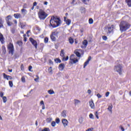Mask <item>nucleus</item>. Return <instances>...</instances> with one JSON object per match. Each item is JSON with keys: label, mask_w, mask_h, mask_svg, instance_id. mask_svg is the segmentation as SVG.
Wrapping results in <instances>:
<instances>
[{"label": "nucleus", "mask_w": 131, "mask_h": 131, "mask_svg": "<svg viewBox=\"0 0 131 131\" xmlns=\"http://www.w3.org/2000/svg\"><path fill=\"white\" fill-rule=\"evenodd\" d=\"M79 123H82V122H83V118H80L79 119Z\"/></svg>", "instance_id": "39"}, {"label": "nucleus", "mask_w": 131, "mask_h": 131, "mask_svg": "<svg viewBox=\"0 0 131 131\" xmlns=\"http://www.w3.org/2000/svg\"><path fill=\"white\" fill-rule=\"evenodd\" d=\"M37 5V3L36 2H35L33 3V7L36 6Z\"/></svg>", "instance_id": "56"}, {"label": "nucleus", "mask_w": 131, "mask_h": 131, "mask_svg": "<svg viewBox=\"0 0 131 131\" xmlns=\"http://www.w3.org/2000/svg\"><path fill=\"white\" fill-rule=\"evenodd\" d=\"M48 94H49V95H54V94H55V92L54 91V90H48Z\"/></svg>", "instance_id": "25"}, {"label": "nucleus", "mask_w": 131, "mask_h": 131, "mask_svg": "<svg viewBox=\"0 0 131 131\" xmlns=\"http://www.w3.org/2000/svg\"><path fill=\"white\" fill-rule=\"evenodd\" d=\"M4 78L9 80L12 79V77L10 76L7 75L6 74H3Z\"/></svg>", "instance_id": "15"}, {"label": "nucleus", "mask_w": 131, "mask_h": 131, "mask_svg": "<svg viewBox=\"0 0 131 131\" xmlns=\"http://www.w3.org/2000/svg\"><path fill=\"white\" fill-rule=\"evenodd\" d=\"M92 60V57L90 56L88 58V59L84 62L83 68H85L88 65H89V63H90V61Z\"/></svg>", "instance_id": "9"}, {"label": "nucleus", "mask_w": 131, "mask_h": 131, "mask_svg": "<svg viewBox=\"0 0 131 131\" xmlns=\"http://www.w3.org/2000/svg\"><path fill=\"white\" fill-rule=\"evenodd\" d=\"M121 130L122 131H124V128H123V127H122V126H121Z\"/></svg>", "instance_id": "61"}, {"label": "nucleus", "mask_w": 131, "mask_h": 131, "mask_svg": "<svg viewBox=\"0 0 131 131\" xmlns=\"http://www.w3.org/2000/svg\"><path fill=\"white\" fill-rule=\"evenodd\" d=\"M27 39L26 38V37H24V41H27Z\"/></svg>", "instance_id": "62"}, {"label": "nucleus", "mask_w": 131, "mask_h": 131, "mask_svg": "<svg viewBox=\"0 0 131 131\" xmlns=\"http://www.w3.org/2000/svg\"><path fill=\"white\" fill-rule=\"evenodd\" d=\"M56 123L57 124L60 123V119L59 118H56V119L55 120Z\"/></svg>", "instance_id": "43"}, {"label": "nucleus", "mask_w": 131, "mask_h": 131, "mask_svg": "<svg viewBox=\"0 0 131 131\" xmlns=\"http://www.w3.org/2000/svg\"><path fill=\"white\" fill-rule=\"evenodd\" d=\"M74 53L75 54V55L77 56V57H81V55H80V53H79V52H78V50H76L74 51Z\"/></svg>", "instance_id": "18"}, {"label": "nucleus", "mask_w": 131, "mask_h": 131, "mask_svg": "<svg viewBox=\"0 0 131 131\" xmlns=\"http://www.w3.org/2000/svg\"><path fill=\"white\" fill-rule=\"evenodd\" d=\"M38 16L40 20H45L48 17V13H46L42 9H40L38 12Z\"/></svg>", "instance_id": "3"}, {"label": "nucleus", "mask_w": 131, "mask_h": 131, "mask_svg": "<svg viewBox=\"0 0 131 131\" xmlns=\"http://www.w3.org/2000/svg\"><path fill=\"white\" fill-rule=\"evenodd\" d=\"M113 29H114V26L112 25L111 27L108 28V31L109 33H111L113 31Z\"/></svg>", "instance_id": "16"}, {"label": "nucleus", "mask_w": 131, "mask_h": 131, "mask_svg": "<svg viewBox=\"0 0 131 131\" xmlns=\"http://www.w3.org/2000/svg\"><path fill=\"white\" fill-rule=\"evenodd\" d=\"M95 115L97 119H99V113L98 112H96L95 113Z\"/></svg>", "instance_id": "35"}, {"label": "nucleus", "mask_w": 131, "mask_h": 131, "mask_svg": "<svg viewBox=\"0 0 131 131\" xmlns=\"http://www.w3.org/2000/svg\"><path fill=\"white\" fill-rule=\"evenodd\" d=\"M24 66H23V64H22V65L21 66V67H20V69H21V70H23V69H24Z\"/></svg>", "instance_id": "59"}, {"label": "nucleus", "mask_w": 131, "mask_h": 131, "mask_svg": "<svg viewBox=\"0 0 131 131\" xmlns=\"http://www.w3.org/2000/svg\"><path fill=\"white\" fill-rule=\"evenodd\" d=\"M68 59H69V57L67 56L66 58H65V56L62 58L63 61H68Z\"/></svg>", "instance_id": "37"}, {"label": "nucleus", "mask_w": 131, "mask_h": 131, "mask_svg": "<svg viewBox=\"0 0 131 131\" xmlns=\"http://www.w3.org/2000/svg\"><path fill=\"white\" fill-rule=\"evenodd\" d=\"M3 101L4 103H7V101H8V99H7V97L6 96L3 97Z\"/></svg>", "instance_id": "30"}, {"label": "nucleus", "mask_w": 131, "mask_h": 131, "mask_svg": "<svg viewBox=\"0 0 131 131\" xmlns=\"http://www.w3.org/2000/svg\"><path fill=\"white\" fill-rule=\"evenodd\" d=\"M109 95H110V92H107L106 93H105V97H109Z\"/></svg>", "instance_id": "50"}, {"label": "nucleus", "mask_w": 131, "mask_h": 131, "mask_svg": "<svg viewBox=\"0 0 131 131\" xmlns=\"http://www.w3.org/2000/svg\"><path fill=\"white\" fill-rule=\"evenodd\" d=\"M7 24H8V26H11V25H12V24H13V23L11 21H6Z\"/></svg>", "instance_id": "41"}, {"label": "nucleus", "mask_w": 131, "mask_h": 131, "mask_svg": "<svg viewBox=\"0 0 131 131\" xmlns=\"http://www.w3.org/2000/svg\"><path fill=\"white\" fill-rule=\"evenodd\" d=\"M82 45L83 46H81V48L85 49V48H86V47L88 46V40H84V41H83Z\"/></svg>", "instance_id": "10"}, {"label": "nucleus", "mask_w": 131, "mask_h": 131, "mask_svg": "<svg viewBox=\"0 0 131 131\" xmlns=\"http://www.w3.org/2000/svg\"><path fill=\"white\" fill-rule=\"evenodd\" d=\"M9 86H10V88H12L13 85V81H9Z\"/></svg>", "instance_id": "36"}, {"label": "nucleus", "mask_w": 131, "mask_h": 131, "mask_svg": "<svg viewBox=\"0 0 131 131\" xmlns=\"http://www.w3.org/2000/svg\"><path fill=\"white\" fill-rule=\"evenodd\" d=\"M54 61L56 63H61V59L59 58H56L54 59Z\"/></svg>", "instance_id": "31"}, {"label": "nucleus", "mask_w": 131, "mask_h": 131, "mask_svg": "<svg viewBox=\"0 0 131 131\" xmlns=\"http://www.w3.org/2000/svg\"><path fill=\"white\" fill-rule=\"evenodd\" d=\"M113 108V105L112 104H111L108 105V107L107 108V110L111 112V113H112V109Z\"/></svg>", "instance_id": "20"}, {"label": "nucleus", "mask_w": 131, "mask_h": 131, "mask_svg": "<svg viewBox=\"0 0 131 131\" xmlns=\"http://www.w3.org/2000/svg\"><path fill=\"white\" fill-rule=\"evenodd\" d=\"M2 49L3 50V52L6 53V47L4 46H2Z\"/></svg>", "instance_id": "47"}, {"label": "nucleus", "mask_w": 131, "mask_h": 131, "mask_svg": "<svg viewBox=\"0 0 131 131\" xmlns=\"http://www.w3.org/2000/svg\"><path fill=\"white\" fill-rule=\"evenodd\" d=\"M89 105L92 109H95V103H94V101L91 100L89 102Z\"/></svg>", "instance_id": "12"}, {"label": "nucleus", "mask_w": 131, "mask_h": 131, "mask_svg": "<svg viewBox=\"0 0 131 131\" xmlns=\"http://www.w3.org/2000/svg\"><path fill=\"white\" fill-rule=\"evenodd\" d=\"M21 81H22V82H25L26 79H25V77L24 76L21 77Z\"/></svg>", "instance_id": "45"}, {"label": "nucleus", "mask_w": 131, "mask_h": 131, "mask_svg": "<svg viewBox=\"0 0 131 131\" xmlns=\"http://www.w3.org/2000/svg\"><path fill=\"white\" fill-rule=\"evenodd\" d=\"M44 41L45 43H47V42L49 41V38H48V37L45 38L44 39Z\"/></svg>", "instance_id": "46"}, {"label": "nucleus", "mask_w": 131, "mask_h": 131, "mask_svg": "<svg viewBox=\"0 0 131 131\" xmlns=\"http://www.w3.org/2000/svg\"><path fill=\"white\" fill-rule=\"evenodd\" d=\"M69 41L71 45H72L73 42H74V40L72 38V37H70L69 38Z\"/></svg>", "instance_id": "24"}, {"label": "nucleus", "mask_w": 131, "mask_h": 131, "mask_svg": "<svg viewBox=\"0 0 131 131\" xmlns=\"http://www.w3.org/2000/svg\"><path fill=\"white\" fill-rule=\"evenodd\" d=\"M7 48L8 49V51L10 53V54H11V55H13L14 54V45L12 42H9V43L7 45Z\"/></svg>", "instance_id": "6"}, {"label": "nucleus", "mask_w": 131, "mask_h": 131, "mask_svg": "<svg viewBox=\"0 0 131 131\" xmlns=\"http://www.w3.org/2000/svg\"><path fill=\"white\" fill-rule=\"evenodd\" d=\"M102 39H103V40H107V36H103L102 37Z\"/></svg>", "instance_id": "48"}, {"label": "nucleus", "mask_w": 131, "mask_h": 131, "mask_svg": "<svg viewBox=\"0 0 131 131\" xmlns=\"http://www.w3.org/2000/svg\"><path fill=\"white\" fill-rule=\"evenodd\" d=\"M37 78L34 79L35 81H36V82H38V79H39V77L38 75L36 76Z\"/></svg>", "instance_id": "44"}, {"label": "nucleus", "mask_w": 131, "mask_h": 131, "mask_svg": "<svg viewBox=\"0 0 131 131\" xmlns=\"http://www.w3.org/2000/svg\"><path fill=\"white\" fill-rule=\"evenodd\" d=\"M31 69H32V66H29V71H31Z\"/></svg>", "instance_id": "58"}, {"label": "nucleus", "mask_w": 131, "mask_h": 131, "mask_svg": "<svg viewBox=\"0 0 131 131\" xmlns=\"http://www.w3.org/2000/svg\"><path fill=\"white\" fill-rule=\"evenodd\" d=\"M21 12L24 15H26V14H27V10L25 9H22Z\"/></svg>", "instance_id": "21"}, {"label": "nucleus", "mask_w": 131, "mask_h": 131, "mask_svg": "<svg viewBox=\"0 0 131 131\" xmlns=\"http://www.w3.org/2000/svg\"><path fill=\"white\" fill-rule=\"evenodd\" d=\"M0 97H1V98H4V93L3 92H0Z\"/></svg>", "instance_id": "51"}, {"label": "nucleus", "mask_w": 131, "mask_h": 131, "mask_svg": "<svg viewBox=\"0 0 131 131\" xmlns=\"http://www.w3.org/2000/svg\"><path fill=\"white\" fill-rule=\"evenodd\" d=\"M78 62V59L75 55L72 54L70 56V64H76Z\"/></svg>", "instance_id": "5"}, {"label": "nucleus", "mask_w": 131, "mask_h": 131, "mask_svg": "<svg viewBox=\"0 0 131 131\" xmlns=\"http://www.w3.org/2000/svg\"><path fill=\"white\" fill-rule=\"evenodd\" d=\"M46 120L47 122L50 123L51 122V121L53 120V118L49 117V118H48Z\"/></svg>", "instance_id": "32"}, {"label": "nucleus", "mask_w": 131, "mask_h": 131, "mask_svg": "<svg viewBox=\"0 0 131 131\" xmlns=\"http://www.w3.org/2000/svg\"><path fill=\"white\" fill-rule=\"evenodd\" d=\"M44 5H46L47 6V5H48V2H45L44 3Z\"/></svg>", "instance_id": "63"}, {"label": "nucleus", "mask_w": 131, "mask_h": 131, "mask_svg": "<svg viewBox=\"0 0 131 131\" xmlns=\"http://www.w3.org/2000/svg\"><path fill=\"white\" fill-rule=\"evenodd\" d=\"M97 97L98 98V99H100V98H102V95H101L100 94H97Z\"/></svg>", "instance_id": "49"}, {"label": "nucleus", "mask_w": 131, "mask_h": 131, "mask_svg": "<svg viewBox=\"0 0 131 131\" xmlns=\"http://www.w3.org/2000/svg\"><path fill=\"white\" fill-rule=\"evenodd\" d=\"M89 22V24H93L94 23V20L93 19V18H90Z\"/></svg>", "instance_id": "33"}, {"label": "nucleus", "mask_w": 131, "mask_h": 131, "mask_svg": "<svg viewBox=\"0 0 131 131\" xmlns=\"http://www.w3.org/2000/svg\"><path fill=\"white\" fill-rule=\"evenodd\" d=\"M29 32H30V31H28L27 32V34H28L29 33Z\"/></svg>", "instance_id": "64"}, {"label": "nucleus", "mask_w": 131, "mask_h": 131, "mask_svg": "<svg viewBox=\"0 0 131 131\" xmlns=\"http://www.w3.org/2000/svg\"><path fill=\"white\" fill-rule=\"evenodd\" d=\"M29 40H30V41H31L32 44L33 45V46L35 47V49H37V42H36V41L35 40L32 38H30Z\"/></svg>", "instance_id": "7"}, {"label": "nucleus", "mask_w": 131, "mask_h": 131, "mask_svg": "<svg viewBox=\"0 0 131 131\" xmlns=\"http://www.w3.org/2000/svg\"><path fill=\"white\" fill-rule=\"evenodd\" d=\"M64 18V21L66 23V24H67V25H70L71 24V20L68 19L66 16H64L63 17Z\"/></svg>", "instance_id": "8"}, {"label": "nucleus", "mask_w": 131, "mask_h": 131, "mask_svg": "<svg viewBox=\"0 0 131 131\" xmlns=\"http://www.w3.org/2000/svg\"><path fill=\"white\" fill-rule=\"evenodd\" d=\"M126 3H127L128 7H131V0H126Z\"/></svg>", "instance_id": "28"}, {"label": "nucleus", "mask_w": 131, "mask_h": 131, "mask_svg": "<svg viewBox=\"0 0 131 131\" xmlns=\"http://www.w3.org/2000/svg\"><path fill=\"white\" fill-rule=\"evenodd\" d=\"M64 68H65V64L64 63H61L59 66V69L61 71H62V70H64Z\"/></svg>", "instance_id": "14"}, {"label": "nucleus", "mask_w": 131, "mask_h": 131, "mask_svg": "<svg viewBox=\"0 0 131 131\" xmlns=\"http://www.w3.org/2000/svg\"><path fill=\"white\" fill-rule=\"evenodd\" d=\"M120 30L122 32L123 31H126L127 29L130 27V25L126 21H122L121 22L120 25Z\"/></svg>", "instance_id": "2"}, {"label": "nucleus", "mask_w": 131, "mask_h": 131, "mask_svg": "<svg viewBox=\"0 0 131 131\" xmlns=\"http://www.w3.org/2000/svg\"><path fill=\"white\" fill-rule=\"evenodd\" d=\"M11 19H12V17L11 16V15H8V16H7L6 20V21H10Z\"/></svg>", "instance_id": "29"}, {"label": "nucleus", "mask_w": 131, "mask_h": 131, "mask_svg": "<svg viewBox=\"0 0 131 131\" xmlns=\"http://www.w3.org/2000/svg\"><path fill=\"white\" fill-rule=\"evenodd\" d=\"M50 37L52 40H53V41H56L57 37H55V36H53V35H51Z\"/></svg>", "instance_id": "22"}, {"label": "nucleus", "mask_w": 131, "mask_h": 131, "mask_svg": "<svg viewBox=\"0 0 131 131\" xmlns=\"http://www.w3.org/2000/svg\"><path fill=\"white\" fill-rule=\"evenodd\" d=\"M114 71L118 72L119 75H122V72H123V70L122 69V66L121 64H118L115 66L114 68Z\"/></svg>", "instance_id": "4"}, {"label": "nucleus", "mask_w": 131, "mask_h": 131, "mask_svg": "<svg viewBox=\"0 0 131 131\" xmlns=\"http://www.w3.org/2000/svg\"><path fill=\"white\" fill-rule=\"evenodd\" d=\"M40 105H42V106L43 105H45V102H43V100H42V101H41L40 102Z\"/></svg>", "instance_id": "53"}, {"label": "nucleus", "mask_w": 131, "mask_h": 131, "mask_svg": "<svg viewBox=\"0 0 131 131\" xmlns=\"http://www.w3.org/2000/svg\"><path fill=\"white\" fill-rule=\"evenodd\" d=\"M42 131H50L49 128H45Z\"/></svg>", "instance_id": "52"}, {"label": "nucleus", "mask_w": 131, "mask_h": 131, "mask_svg": "<svg viewBox=\"0 0 131 131\" xmlns=\"http://www.w3.org/2000/svg\"><path fill=\"white\" fill-rule=\"evenodd\" d=\"M61 24V20L55 16H52L50 20V26L53 27L54 28L58 27Z\"/></svg>", "instance_id": "1"}, {"label": "nucleus", "mask_w": 131, "mask_h": 131, "mask_svg": "<svg viewBox=\"0 0 131 131\" xmlns=\"http://www.w3.org/2000/svg\"><path fill=\"white\" fill-rule=\"evenodd\" d=\"M74 104L75 105H78V104H80V101H79L78 99H75Z\"/></svg>", "instance_id": "23"}, {"label": "nucleus", "mask_w": 131, "mask_h": 131, "mask_svg": "<svg viewBox=\"0 0 131 131\" xmlns=\"http://www.w3.org/2000/svg\"><path fill=\"white\" fill-rule=\"evenodd\" d=\"M49 61L50 64H51L52 65H53V64L54 63L53 62V61H52V60H51V59H50V60H49Z\"/></svg>", "instance_id": "55"}, {"label": "nucleus", "mask_w": 131, "mask_h": 131, "mask_svg": "<svg viewBox=\"0 0 131 131\" xmlns=\"http://www.w3.org/2000/svg\"><path fill=\"white\" fill-rule=\"evenodd\" d=\"M48 71H49V72H50V73H52V71H53L52 70V67H50V68H49Z\"/></svg>", "instance_id": "54"}, {"label": "nucleus", "mask_w": 131, "mask_h": 131, "mask_svg": "<svg viewBox=\"0 0 131 131\" xmlns=\"http://www.w3.org/2000/svg\"><path fill=\"white\" fill-rule=\"evenodd\" d=\"M14 16L16 19H19L21 17V14L20 13H15L14 14Z\"/></svg>", "instance_id": "17"}, {"label": "nucleus", "mask_w": 131, "mask_h": 131, "mask_svg": "<svg viewBox=\"0 0 131 131\" xmlns=\"http://www.w3.org/2000/svg\"><path fill=\"white\" fill-rule=\"evenodd\" d=\"M88 93L90 95V94H92V91H91V90H89L88 91Z\"/></svg>", "instance_id": "57"}, {"label": "nucleus", "mask_w": 131, "mask_h": 131, "mask_svg": "<svg viewBox=\"0 0 131 131\" xmlns=\"http://www.w3.org/2000/svg\"><path fill=\"white\" fill-rule=\"evenodd\" d=\"M61 116H62V117H66V116H67V115H66V111H63L61 113Z\"/></svg>", "instance_id": "27"}, {"label": "nucleus", "mask_w": 131, "mask_h": 131, "mask_svg": "<svg viewBox=\"0 0 131 131\" xmlns=\"http://www.w3.org/2000/svg\"><path fill=\"white\" fill-rule=\"evenodd\" d=\"M42 109L43 110H45L46 109V106H45V104L42 106Z\"/></svg>", "instance_id": "60"}, {"label": "nucleus", "mask_w": 131, "mask_h": 131, "mask_svg": "<svg viewBox=\"0 0 131 131\" xmlns=\"http://www.w3.org/2000/svg\"><path fill=\"white\" fill-rule=\"evenodd\" d=\"M59 33L57 31H54L52 33L51 35L55 36V37H58V34Z\"/></svg>", "instance_id": "19"}, {"label": "nucleus", "mask_w": 131, "mask_h": 131, "mask_svg": "<svg viewBox=\"0 0 131 131\" xmlns=\"http://www.w3.org/2000/svg\"><path fill=\"white\" fill-rule=\"evenodd\" d=\"M65 55V53H64V50H62L60 52V56L63 58Z\"/></svg>", "instance_id": "26"}, {"label": "nucleus", "mask_w": 131, "mask_h": 131, "mask_svg": "<svg viewBox=\"0 0 131 131\" xmlns=\"http://www.w3.org/2000/svg\"><path fill=\"white\" fill-rule=\"evenodd\" d=\"M0 41L2 44L5 43V37H4V35L1 33H0Z\"/></svg>", "instance_id": "11"}, {"label": "nucleus", "mask_w": 131, "mask_h": 131, "mask_svg": "<svg viewBox=\"0 0 131 131\" xmlns=\"http://www.w3.org/2000/svg\"><path fill=\"white\" fill-rule=\"evenodd\" d=\"M1 27H3V20L2 18H0V28Z\"/></svg>", "instance_id": "40"}, {"label": "nucleus", "mask_w": 131, "mask_h": 131, "mask_svg": "<svg viewBox=\"0 0 131 131\" xmlns=\"http://www.w3.org/2000/svg\"><path fill=\"white\" fill-rule=\"evenodd\" d=\"M20 26L21 28H22V29H24V28H25V24H23V23H20Z\"/></svg>", "instance_id": "38"}, {"label": "nucleus", "mask_w": 131, "mask_h": 131, "mask_svg": "<svg viewBox=\"0 0 131 131\" xmlns=\"http://www.w3.org/2000/svg\"><path fill=\"white\" fill-rule=\"evenodd\" d=\"M89 117L91 119H94V115L93 114H90Z\"/></svg>", "instance_id": "42"}, {"label": "nucleus", "mask_w": 131, "mask_h": 131, "mask_svg": "<svg viewBox=\"0 0 131 131\" xmlns=\"http://www.w3.org/2000/svg\"><path fill=\"white\" fill-rule=\"evenodd\" d=\"M62 122L64 127H66L68 125V121L65 119H62Z\"/></svg>", "instance_id": "13"}, {"label": "nucleus", "mask_w": 131, "mask_h": 131, "mask_svg": "<svg viewBox=\"0 0 131 131\" xmlns=\"http://www.w3.org/2000/svg\"><path fill=\"white\" fill-rule=\"evenodd\" d=\"M51 125H52V126H53V127H55V126L56 125V122H55V121H52V122H51Z\"/></svg>", "instance_id": "34"}]
</instances>
